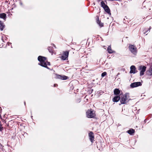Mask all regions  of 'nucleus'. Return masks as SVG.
I'll return each instance as SVG.
<instances>
[{
	"instance_id": "obj_1",
	"label": "nucleus",
	"mask_w": 152,
	"mask_h": 152,
	"mask_svg": "<svg viewBox=\"0 0 152 152\" xmlns=\"http://www.w3.org/2000/svg\"><path fill=\"white\" fill-rule=\"evenodd\" d=\"M38 60L40 62V63H39V65L47 69H49L47 66V65H50V62L47 61L46 58L45 57L39 56L38 57Z\"/></svg>"
},
{
	"instance_id": "obj_2",
	"label": "nucleus",
	"mask_w": 152,
	"mask_h": 152,
	"mask_svg": "<svg viewBox=\"0 0 152 152\" xmlns=\"http://www.w3.org/2000/svg\"><path fill=\"white\" fill-rule=\"evenodd\" d=\"M129 96L127 94L123 95L121 97L120 102L122 104H125L128 102Z\"/></svg>"
},
{
	"instance_id": "obj_3",
	"label": "nucleus",
	"mask_w": 152,
	"mask_h": 152,
	"mask_svg": "<svg viewBox=\"0 0 152 152\" xmlns=\"http://www.w3.org/2000/svg\"><path fill=\"white\" fill-rule=\"evenodd\" d=\"M101 7H102L104 9L105 12H107L110 15H111V13L110 12V10L108 7L105 4L103 1H102L101 2Z\"/></svg>"
},
{
	"instance_id": "obj_4",
	"label": "nucleus",
	"mask_w": 152,
	"mask_h": 152,
	"mask_svg": "<svg viewBox=\"0 0 152 152\" xmlns=\"http://www.w3.org/2000/svg\"><path fill=\"white\" fill-rule=\"evenodd\" d=\"M129 49L130 51L133 54L135 55L137 53L136 48L133 45H130L129 46Z\"/></svg>"
},
{
	"instance_id": "obj_5",
	"label": "nucleus",
	"mask_w": 152,
	"mask_h": 152,
	"mask_svg": "<svg viewBox=\"0 0 152 152\" xmlns=\"http://www.w3.org/2000/svg\"><path fill=\"white\" fill-rule=\"evenodd\" d=\"M86 115L87 117L89 118H92L95 115V112L91 110H88L86 112Z\"/></svg>"
},
{
	"instance_id": "obj_6",
	"label": "nucleus",
	"mask_w": 152,
	"mask_h": 152,
	"mask_svg": "<svg viewBox=\"0 0 152 152\" xmlns=\"http://www.w3.org/2000/svg\"><path fill=\"white\" fill-rule=\"evenodd\" d=\"M146 67L145 66H140L139 67V69L140 71V76L143 75L144 72L146 71Z\"/></svg>"
},
{
	"instance_id": "obj_7",
	"label": "nucleus",
	"mask_w": 152,
	"mask_h": 152,
	"mask_svg": "<svg viewBox=\"0 0 152 152\" xmlns=\"http://www.w3.org/2000/svg\"><path fill=\"white\" fill-rule=\"evenodd\" d=\"M141 85L142 83L140 82H134L131 83L130 85V87L132 88H134L141 86Z\"/></svg>"
},
{
	"instance_id": "obj_8",
	"label": "nucleus",
	"mask_w": 152,
	"mask_h": 152,
	"mask_svg": "<svg viewBox=\"0 0 152 152\" xmlns=\"http://www.w3.org/2000/svg\"><path fill=\"white\" fill-rule=\"evenodd\" d=\"M69 55V52L66 51L64 52V53L62 56L61 57V59L64 60L66 59Z\"/></svg>"
},
{
	"instance_id": "obj_9",
	"label": "nucleus",
	"mask_w": 152,
	"mask_h": 152,
	"mask_svg": "<svg viewBox=\"0 0 152 152\" xmlns=\"http://www.w3.org/2000/svg\"><path fill=\"white\" fill-rule=\"evenodd\" d=\"M136 68L135 66L134 65L130 67V73H136Z\"/></svg>"
},
{
	"instance_id": "obj_10",
	"label": "nucleus",
	"mask_w": 152,
	"mask_h": 152,
	"mask_svg": "<svg viewBox=\"0 0 152 152\" xmlns=\"http://www.w3.org/2000/svg\"><path fill=\"white\" fill-rule=\"evenodd\" d=\"M89 136L90 140L92 142L94 139V135L93 133L92 132H90L89 134Z\"/></svg>"
},
{
	"instance_id": "obj_11",
	"label": "nucleus",
	"mask_w": 152,
	"mask_h": 152,
	"mask_svg": "<svg viewBox=\"0 0 152 152\" xmlns=\"http://www.w3.org/2000/svg\"><path fill=\"white\" fill-rule=\"evenodd\" d=\"M57 77L58 79H60L61 80H66L67 78V77H66L65 76H61L59 75H57Z\"/></svg>"
},
{
	"instance_id": "obj_12",
	"label": "nucleus",
	"mask_w": 152,
	"mask_h": 152,
	"mask_svg": "<svg viewBox=\"0 0 152 152\" xmlns=\"http://www.w3.org/2000/svg\"><path fill=\"white\" fill-rule=\"evenodd\" d=\"M147 73L149 75H152V65L150 67L149 69L147 71Z\"/></svg>"
},
{
	"instance_id": "obj_13",
	"label": "nucleus",
	"mask_w": 152,
	"mask_h": 152,
	"mask_svg": "<svg viewBox=\"0 0 152 152\" xmlns=\"http://www.w3.org/2000/svg\"><path fill=\"white\" fill-rule=\"evenodd\" d=\"M120 96H117L114 97L113 100L114 102H118L120 99Z\"/></svg>"
},
{
	"instance_id": "obj_14",
	"label": "nucleus",
	"mask_w": 152,
	"mask_h": 152,
	"mask_svg": "<svg viewBox=\"0 0 152 152\" xmlns=\"http://www.w3.org/2000/svg\"><path fill=\"white\" fill-rule=\"evenodd\" d=\"M5 27V25L3 22L0 21V29L1 31H2Z\"/></svg>"
},
{
	"instance_id": "obj_15",
	"label": "nucleus",
	"mask_w": 152,
	"mask_h": 152,
	"mask_svg": "<svg viewBox=\"0 0 152 152\" xmlns=\"http://www.w3.org/2000/svg\"><path fill=\"white\" fill-rule=\"evenodd\" d=\"M120 93V91L118 88L115 89L114 91V94L115 95L119 94Z\"/></svg>"
},
{
	"instance_id": "obj_16",
	"label": "nucleus",
	"mask_w": 152,
	"mask_h": 152,
	"mask_svg": "<svg viewBox=\"0 0 152 152\" xmlns=\"http://www.w3.org/2000/svg\"><path fill=\"white\" fill-rule=\"evenodd\" d=\"M107 50L109 53H111L114 52V51L112 50L111 47L110 46H109L108 47Z\"/></svg>"
},
{
	"instance_id": "obj_17",
	"label": "nucleus",
	"mask_w": 152,
	"mask_h": 152,
	"mask_svg": "<svg viewBox=\"0 0 152 152\" xmlns=\"http://www.w3.org/2000/svg\"><path fill=\"white\" fill-rule=\"evenodd\" d=\"M6 16V15L5 13H3L0 14V18H3L4 20H5Z\"/></svg>"
},
{
	"instance_id": "obj_18",
	"label": "nucleus",
	"mask_w": 152,
	"mask_h": 152,
	"mask_svg": "<svg viewBox=\"0 0 152 152\" xmlns=\"http://www.w3.org/2000/svg\"><path fill=\"white\" fill-rule=\"evenodd\" d=\"M128 133L130 135H132L134 132V130L133 129H131L127 131Z\"/></svg>"
},
{
	"instance_id": "obj_19",
	"label": "nucleus",
	"mask_w": 152,
	"mask_h": 152,
	"mask_svg": "<svg viewBox=\"0 0 152 152\" xmlns=\"http://www.w3.org/2000/svg\"><path fill=\"white\" fill-rule=\"evenodd\" d=\"M97 23L101 27H102L103 26V23L101 22L99 20H97Z\"/></svg>"
},
{
	"instance_id": "obj_20",
	"label": "nucleus",
	"mask_w": 152,
	"mask_h": 152,
	"mask_svg": "<svg viewBox=\"0 0 152 152\" xmlns=\"http://www.w3.org/2000/svg\"><path fill=\"white\" fill-rule=\"evenodd\" d=\"M107 75V73L106 72H104L102 74L101 76L102 77L106 76Z\"/></svg>"
},
{
	"instance_id": "obj_21",
	"label": "nucleus",
	"mask_w": 152,
	"mask_h": 152,
	"mask_svg": "<svg viewBox=\"0 0 152 152\" xmlns=\"http://www.w3.org/2000/svg\"><path fill=\"white\" fill-rule=\"evenodd\" d=\"M49 52L50 53H52V48L51 47H49L48 48Z\"/></svg>"
},
{
	"instance_id": "obj_22",
	"label": "nucleus",
	"mask_w": 152,
	"mask_h": 152,
	"mask_svg": "<svg viewBox=\"0 0 152 152\" xmlns=\"http://www.w3.org/2000/svg\"><path fill=\"white\" fill-rule=\"evenodd\" d=\"M151 29V27H150L149 28V30H150V29Z\"/></svg>"
},
{
	"instance_id": "obj_23",
	"label": "nucleus",
	"mask_w": 152,
	"mask_h": 152,
	"mask_svg": "<svg viewBox=\"0 0 152 152\" xmlns=\"http://www.w3.org/2000/svg\"><path fill=\"white\" fill-rule=\"evenodd\" d=\"M56 84H54V86L55 87H56Z\"/></svg>"
},
{
	"instance_id": "obj_24",
	"label": "nucleus",
	"mask_w": 152,
	"mask_h": 152,
	"mask_svg": "<svg viewBox=\"0 0 152 152\" xmlns=\"http://www.w3.org/2000/svg\"><path fill=\"white\" fill-rule=\"evenodd\" d=\"M119 74V73H118V75H117V76H118V75Z\"/></svg>"
},
{
	"instance_id": "obj_25",
	"label": "nucleus",
	"mask_w": 152,
	"mask_h": 152,
	"mask_svg": "<svg viewBox=\"0 0 152 152\" xmlns=\"http://www.w3.org/2000/svg\"><path fill=\"white\" fill-rule=\"evenodd\" d=\"M53 45L54 46V47L55 48H56L55 46V45Z\"/></svg>"
},
{
	"instance_id": "obj_26",
	"label": "nucleus",
	"mask_w": 152,
	"mask_h": 152,
	"mask_svg": "<svg viewBox=\"0 0 152 152\" xmlns=\"http://www.w3.org/2000/svg\"><path fill=\"white\" fill-rule=\"evenodd\" d=\"M11 44V43H9V44Z\"/></svg>"
}]
</instances>
